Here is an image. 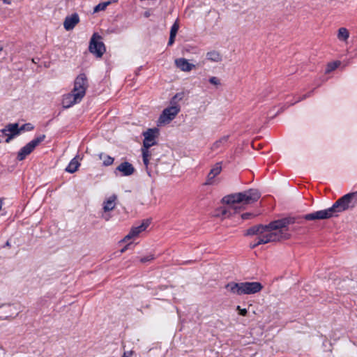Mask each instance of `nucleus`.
I'll return each instance as SVG.
<instances>
[{
	"label": "nucleus",
	"instance_id": "1",
	"mask_svg": "<svg viewBox=\"0 0 357 357\" xmlns=\"http://www.w3.org/2000/svg\"><path fill=\"white\" fill-rule=\"evenodd\" d=\"M336 216L334 208L331 206L324 210L306 214L303 218L288 217L273 221L266 226L261 225L255 226L247 231V234L257 236L251 245L252 248H255L261 244L288 238L289 234L287 232V227L294 223H302L303 219L306 220H326Z\"/></svg>",
	"mask_w": 357,
	"mask_h": 357
},
{
	"label": "nucleus",
	"instance_id": "32",
	"mask_svg": "<svg viewBox=\"0 0 357 357\" xmlns=\"http://www.w3.org/2000/svg\"><path fill=\"white\" fill-rule=\"evenodd\" d=\"M236 310L238 311V313L239 314L242 315V316H245L248 313V311L246 309L243 308H241V307L239 305H238L236 307Z\"/></svg>",
	"mask_w": 357,
	"mask_h": 357
},
{
	"label": "nucleus",
	"instance_id": "29",
	"mask_svg": "<svg viewBox=\"0 0 357 357\" xmlns=\"http://www.w3.org/2000/svg\"><path fill=\"white\" fill-rule=\"evenodd\" d=\"M154 259V256L152 254H149V255L146 256V257H141L139 259V261L140 262L142 263H146L147 261H150L151 260H153Z\"/></svg>",
	"mask_w": 357,
	"mask_h": 357
},
{
	"label": "nucleus",
	"instance_id": "8",
	"mask_svg": "<svg viewBox=\"0 0 357 357\" xmlns=\"http://www.w3.org/2000/svg\"><path fill=\"white\" fill-rule=\"evenodd\" d=\"M151 222L149 219L144 220L142 222L135 227H132L130 232L123 238L122 242H128L130 239H135L137 238L142 231H145L149 226Z\"/></svg>",
	"mask_w": 357,
	"mask_h": 357
},
{
	"label": "nucleus",
	"instance_id": "4",
	"mask_svg": "<svg viewBox=\"0 0 357 357\" xmlns=\"http://www.w3.org/2000/svg\"><path fill=\"white\" fill-rule=\"evenodd\" d=\"M357 204V192L348 193L337 199L333 204V208L337 215L350 208H353Z\"/></svg>",
	"mask_w": 357,
	"mask_h": 357
},
{
	"label": "nucleus",
	"instance_id": "23",
	"mask_svg": "<svg viewBox=\"0 0 357 357\" xmlns=\"http://www.w3.org/2000/svg\"><path fill=\"white\" fill-rule=\"evenodd\" d=\"M111 4V1L100 3L93 8V13H98L106 9V8Z\"/></svg>",
	"mask_w": 357,
	"mask_h": 357
},
{
	"label": "nucleus",
	"instance_id": "9",
	"mask_svg": "<svg viewBox=\"0 0 357 357\" xmlns=\"http://www.w3.org/2000/svg\"><path fill=\"white\" fill-rule=\"evenodd\" d=\"M84 97L80 96L79 93L74 92L73 90L70 93H66L63 96L62 98V106L63 108H70L75 104L81 102Z\"/></svg>",
	"mask_w": 357,
	"mask_h": 357
},
{
	"label": "nucleus",
	"instance_id": "30",
	"mask_svg": "<svg viewBox=\"0 0 357 357\" xmlns=\"http://www.w3.org/2000/svg\"><path fill=\"white\" fill-rule=\"evenodd\" d=\"M341 65V61L339 60H336L329 63L328 67H339Z\"/></svg>",
	"mask_w": 357,
	"mask_h": 357
},
{
	"label": "nucleus",
	"instance_id": "24",
	"mask_svg": "<svg viewBox=\"0 0 357 357\" xmlns=\"http://www.w3.org/2000/svg\"><path fill=\"white\" fill-rule=\"evenodd\" d=\"M142 157H143V162L145 167L147 168L149 163L150 158V152L147 149H142Z\"/></svg>",
	"mask_w": 357,
	"mask_h": 357
},
{
	"label": "nucleus",
	"instance_id": "11",
	"mask_svg": "<svg viewBox=\"0 0 357 357\" xmlns=\"http://www.w3.org/2000/svg\"><path fill=\"white\" fill-rule=\"evenodd\" d=\"M88 87V81L84 74L79 75L75 80L73 91L82 96H84Z\"/></svg>",
	"mask_w": 357,
	"mask_h": 357
},
{
	"label": "nucleus",
	"instance_id": "22",
	"mask_svg": "<svg viewBox=\"0 0 357 357\" xmlns=\"http://www.w3.org/2000/svg\"><path fill=\"white\" fill-rule=\"evenodd\" d=\"M175 65L177 67H195V65L189 63L188 61L183 58L176 59Z\"/></svg>",
	"mask_w": 357,
	"mask_h": 357
},
{
	"label": "nucleus",
	"instance_id": "13",
	"mask_svg": "<svg viewBox=\"0 0 357 357\" xmlns=\"http://www.w3.org/2000/svg\"><path fill=\"white\" fill-rule=\"evenodd\" d=\"M158 134V130L156 128L154 129H149L146 132L143 133L144 139V147L142 149H147L155 144L156 143V137Z\"/></svg>",
	"mask_w": 357,
	"mask_h": 357
},
{
	"label": "nucleus",
	"instance_id": "37",
	"mask_svg": "<svg viewBox=\"0 0 357 357\" xmlns=\"http://www.w3.org/2000/svg\"><path fill=\"white\" fill-rule=\"evenodd\" d=\"M335 68H327L326 70V74H330Z\"/></svg>",
	"mask_w": 357,
	"mask_h": 357
},
{
	"label": "nucleus",
	"instance_id": "43",
	"mask_svg": "<svg viewBox=\"0 0 357 357\" xmlns=\"http://www.w3.org/2000/svg\"><path fill=\"white\" fill-rule=\"evenodd\" d=\"M145 16L148 17L149 16V13H145Z\"/></svg>",
	"mask_w": 357,
	"mask_h": 357
},
{
	"label": "nucleus",
	"instance_id": "16",
	"mask_svg": "<svg viewBox=\"0 0 357 357\" xmlns=\"http://www.w3.org/2000/svg\"><path fill=\"white\" fill-rule=\"evenodd\" d=\"M117 199V196L116 195H112L107 197L102 204L103 210L105 212H109L112 211L116 206V202Z\"/></svg>",
	"mask_w": 357,
	"mask_h": 357
},
{
	"label": "nucleus",
	"instance_id": "18",
	"mask_svg": "<svg viewBox=\"0 0 357 357\" xmlns=\"http://www.w3.org/2000/svg\"><path fill=\"white\" fill-rule=\"evenodd\" d=\"M349 35V30L345 27H341L337 30V37L340 41L347 43Z\"/></svg>",
	"mask_w": 357,
	"mask_h": 357
},
{
	"label": "nucleus",
	"instance_id": "42",
	"mask_svg": "<svg viewBox=\"0 0 357 357\" xmlns=\"http://www.w3.org/2000/svg\"><path fill=\"white\" fill-rule=\"evenodd\" d=\"M105 219L106 220H109V216H108V217H105Z\"/></svg>",
	"mask_w": 357,
	"mask_h": 357
},
{
	"label": "nucleus",
	"instance_id": "3",
	"mask_svg": "<svg viewBox=\"0 0 357 357\" xmlns=\"http://www.w3.org/2000/svg\"><path fill=\"white\" fill-rule=\"evenodd\" d=\"M225 289L232 294L241 296L258 293L263 289V286L259 282H230L225 285Z\"/></svg>",
	"mask_w": 357,
	"mask_h": 357
},
{
	"label": "nucleus",
	"instance_id": "25",
	"mask_svg": "<svg viewBox=\"0 0 357 357\" xmlns=\"http://www.w3.org/2000/svg\"><path fill=\"white\" fill-rule=\"evenodd\" d=\"M228 140V137L227 136H225L223 137H222L221 139H220L219 140L216 141L213 145V149H218L219 148L221 147L222 145H224L227 143Z\"/></svg>",
	"mask_w": 357,
	"mask_h": 357
},
{
	"label": "nucleus",
	"instance_id": "27",
	"mask_svg": "<svg viewBox=\"0 0 357 357\" xmlns=\"http://www.w3.org/2000/svg\"><path fill=\"white\" fill-rule=\"evenodd\" d=\"M184 98V93L181 92L176 93L172 99L171 103L172 105H176L177 102L181 100Z\"/></svg>",
	"mask_w": 357,
	"mask_h": 357
},
{
	"label": "nucleus",
	"instance_id": "21",
	"mask_svg": "<svg viewBox=\"0 0 357 357\" xmlns=\"http://www.w3.org/2000/svg\"><path fill=\"white\" fill-rule=\"evenodd\" d=\"M98 157L100 160H102V164L104 166H109L112 165L114 160V158L103 153H100L98 155Z\"/></svg>",
	"mask_w": 357,
	"mask_h": 357
},
{
	"label": "nucleus",
	"instance_id": "2",
	"mask_svg": "<svg viewBox=\"0 0 357 357\" xmlns=\"http://www.w3.org/2000/svg\"><path fill=\"white\" fill-rule=\"evenodd\" d=\"M259 197V192L255 189L225 196L222 198V202L227 206L221 207L218 211L216 216L223 218H229L238 211L244 208L245 205L257 201Z\"/></svg>",
	"mask_w": 357,
	"mask_h": 357
},
{
	"label": "nucleus",
	"instance_id": "17",
	"mask_svg": "<svg viewBox=\"0 0 357 357\" xmlns=\"http://www.w3.org/2000/svg\"><path fill=\"white\" fill-rule=\"evenodd\" d=\"M1 132L5 135H9V134H10L15 137L17 136L20 135L19 125L18 123H9L1 130Z\"/></svg>",
	"mask_w": 357,
	"mask_h": 357
},
{
	"label": "nucleus",
	"instance_id": "35",
	"mask_svg": "<svg viewBox=\"0 0 357 357\" xmlns=\"http://www.w3.org/2000/svg\"><path fill=\"white\" fill-rule=\"evenodd\" d=\"M175 37L176 36H172L170 35L169 42H168V44L169 45H172L174 43Z\"/></svg>",
	"mask_w": 357,
	"mask_h": 357
},
{
	"label": "nucleus",
	"instance_id": "39",
	"mask_svg": "<svg viewBox=\"0 0 357 357\" xmlns=\"http://www.w3.org/2000/svg\"><path fill=\"white\" fill-rule=\"evenodd\" d=\"M2 1L6 4H10L11 1H12V0H2Z\"/></svg>",
	"mask_w": 357,
	"mask_h": 357
},
{
	"label": "nucleus",
	"instance_id": "44",
	"mask_svg": "<svg viewBox=\"0 0 357 357\" xmlns=\"http://www.w3.org/2000/svg\"><path fill=\"white\" fill-rule=\"evenodd\" d=\"M301 99H298L297 100L296 102H299Z\"/></svg>",
	"mask_w": 357,
	"mask_h": 357
},
{
	"label": "nucleus",
	"instance_id": "19",
	"mask_svg": "<svg viewBox=\"0 0 357 357\" xmlns=\"http://www.w3.org/2000/svg\"><path fill=\"white\" fill-rule=\"evenodd\" d=\"M206 59L213 62H219L222 60V56L218 52L213 50L206 53Z\"/></svg>",
	"mask_w": 357,
	"mask_h": 357
},
{
	"label": "nucleus",
	"instance_id": "20",
	"mask_svg": "<svg viewBox=\"0 0 357 357\" xmlns=\"http://www.w3.org/2000/svg\"><path fill=\"white\" fill-rule=\"evenodd\" d=\"M79 165H80V163L79 162L77 158L75 157L74 158H73L70 160V163L66 167V171L69 173H74L78 169Z\"/></svg>",
	"mask_w": 357,
	"mask_h": 357
},
{
	"label": "nucleus",
	"instance_id": "40",
	"mask_svg": "<svg viewBox=\"0 0 357 357\" xmlns=\"http://www.w3.org/2000/svg\"><path fill=\"white\" fill-rule=\"evenodd\" d=\"M3 207V199L0 198V211L2 209Z\"/></svg>",
	"mask_w": 357,
	"mask_h": 357
},
{
	"label": "nucleus",
	"instance_id": "28",
	"mask_svg": "<svg viewBox=\"0 0 357 357\" xmlns=\"http://www.w3.org/2000/svg\"><path fill=\"white\" fill-rule=\"evenodd\" d=\"M178 28H179V24H178V22L176 21L174 23V24L172 25V26L171 27L170 35L172 36H176V33L178 32Z\"/></svg>",
	"mask_w": 357,
	"mask_h": 357
},
{
	"label": "nucleus",
	"instance_id": "36",
	"mask_svg": "<svg viewBox=\"0 0 357 357\" xmlns=\"http://www.w3.org/2000/svg\"><path fill=\"white\" fill-rule=\"evenodd\" d=\"M8 137L6 139V142L8 143L10 141L15 137V136H13L12 135L9 134V135H6Z\"/></svg>",
	"mask_w": 357,
	"mask_h": 357
},
{
	"label": "nucleus",
	"instance_id": "14",
	"mask_svg": "<svg viewBox=\"0 0 357 357\" xmlns=\"http://www.w3.org/2000/svg\"><path fill=\"white\" fill-rule=\"evenodd\" d=\"M222 172L221 163L215 164L210 170L205 185H213L215 183V178Z\"/></svg>",
	"mask_w": 357,
	"mask_h": 357
},
{
	"label": "nucleus",
	"instance_id": "5",
	"mask_svg": "<svg viewBox=\"0 0 357 357\" xmlns=\"http://www.w3.org/2000/svg\"><path fill=\"white\" fill-rule=\"evenodd\" d=\"M102 39V37L98 33H94L90 40L89 50L91 53L97 57H101L106 50Z\"/></svg>",
	"mask_w": 357,
	"mask_h": 357
},
{
	"label": "nucleus",
	"instance_id": "41",
	"mask_svg": "<svg viewBox=\"0 0 357 357\" xmlns=\"http://www.w3.org/2000/svg\"><path fill=\"white\" fill-rule=\"evenodd\" d=\"M183 71H186V72H188L191 70V68H181Z\"/></svg>",
	"mask_w": 357,
	"mask_h": 357
},
{
	"label": "nucleus",
	"instance_id": "15",
	"mask_svg": "<svg viewBox=\"0 0 357 357\" xmlns=\"http://www.w3.org/2000/svg\"><path fill=\"white\" fill-rule=\"evenodd\" d=\"M79 17L77 13L67 16L63 22V26L66 31H70L79 23Z\"/></svg>",
	"mask_w": 357,
	"mask_h": 357
},
{
	"label": "nucleus",
	"instance_id": "31",
	"mask_svg": "<svg viewBox=\"0 0 357 357\" xmlns=\"http://www.w3.org/2000/svg\"><path fill=\"white\" fill-rule=\"evenodd\" d=\"M209 82L211 84H213V85H219L220 84V81L219 79L215 77H211L210 79H209Z\"/></svg>",
	"mask_w": 357,
	"mask_h": 357
},
{
	"label": "nucleus",
	"instance_id": "38",
	"mask_svg": "<svg viewBox=\"0 0 357 357\" xmlns=\"http://www.w3.org/2000/svg\"><path fill=\"white\" fill-rule=\"evenodd\" d=\"M129 244H130V243L127 245H126L123 249H121V253L124 252L128 249Z\"/></svg>",
	"mask_w": 357,
	"mask_h": 357
},
{
	"label": "nucleus",
	"instance_id": "12",
	"mask_svg": "<svg viewBox=\"0 0 357 357\" xmlns=\"http://www.w3.org/2000/svg\"><path fill=\"white\" fill-rule=\"evenodd\" d=\"M135 171V169L133 165L131 163L125 161L116 167L114 173L117 176H130L134 174Z\"/></svg>",
	"mask_w": 357,
	"mask_h": 357
},
{
	"label": "nucleus",
	"instance_id": "34",
	"mask_svg": "<svg viewBox=\"0 0 357 357\" xmlns=\"http://www.w3.org/2000/svg\"><path fill=\"white\" fill-rule=\"evenodd\" d=\"M132 351H130L124 352L122 357H132Z\"/></svg>",
	"mask_w": 357,
	"mask_h": 357
},
{
	"label": "nucleus",
	"instance_id": "33",
	"mask_svg": "<svg viewBox=\"0 0 357 357\" xmlns=\"http://www.w3.org/2000/svg\"><path fill=\"white\" fill-rule=\"evenodd\" d=\"M254 217V215L251 213H245L241 215V218L243 220H247V219H250L251 218Z\"/></svg>",
	"mask_w": 357,
	"mask_h": 357
},
{
	"label": "nucleus",
	"instance_id": "10",
	"mask_svg": "<svg viewBox=\"0 0 357 357\" xmlns=\"http://www.w3.org/2000/svg\"><path fill=\"white\" fill-rule=\"evenodd\" d=\"M84 97L80 96L79 93L74 92L73 90L70 93H66L63 96L62 98V106L63 108H70L75 104L81 102Z\"/></svg>",
	"mask_w": 357,
	"mask_h": 357
},
{
	"label": "nucleus",
	"instance_id": "26",
	"mask_svg": "<svg viewBox=\"0 0 357 357\" xmlns=\"http://www.w3.org/2000/svg\"><path fill=\"white\" fill-rule=\"evenodd\" d=\"M33 128H34V126L31 123H25V124L22 125L21 127H19L20 134L24 131L33 130Z\"/></svg>",
	"mask_w": 357,
	"mask_h": 357
},
{
	"label": "nucleus",
	"instance_id": "6",
	"mask_svg": "<svg viewBox=\"0 0 357 357\" xmlns=\"http://www.w3.org/2000/svg\"><path fill=\"white\" fill-rule=\"evenodd\" d=\"M45 139V135H39L36 137L28 144H26L24 146H23L18 152L17 158L21 161L25 159V158L29 155L34 149L39 145L42 142H43Z\"/></svg>",
	"mask_w": 357,
	"mask_h": 357
},
{
	"label": "nucleus",
	"instance_id": "7",
	"mask_svg": "<svg viewBox=\"0 0 357 357\" xmlns=\"http://www.w3.org/2000/svg\"><path fill=\"white\" fill-rule=\"evenodd\" d=\"M180 112V107L177 105H172L171 107H169L165 109L160 116L159 118V123L160 124H167L170 121H172L176 116Z\"/></svg>",
	"mask_w": 357,
	"mask_h": 357
}]
</instances>
